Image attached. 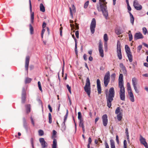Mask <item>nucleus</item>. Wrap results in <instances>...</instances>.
Masks as SVG:
<instances>
[{"label":"nucleus","instance_id":"f257e3e1","mask_svg":"<svg viewBox=\"0 0 148 148\" xmlns=\"http://www.w3.org/2000/svg\"><path fill=\"white\" fill-rule=\"evenodd\" d=\"M107 2L105 0H99V6L97 5V8L99 11H102L103 14L106 19H107L108 13L107 10L106 4Z\"/></svg>","mask_w":148,"mask_h":148},{"label":"nucleus","instance_id":"f03ea898","mask_svg":"<svg viewBox=\"0 0 148 148\" xmlns=\"http://www.w3.org/2000/svg\"><path fill=\"white\" fill-rule=\"evenodd\" d=\"M114 95L115 91L113 87H111L108 93H106L107 106L109 108H110L111 106V102L113 100Z\"/></svg>","mask_w":148,"mask_h":148},{"label":"nucleus","instance_id":"7ed1b4c3","mask_svg":"<svg viewBox=\"0 0 148 148\" xmlns=\"http://www.w3.org/2000/svg\"><path fill=\"white\" fill-rule=\"evenodd\" d=\"M84 89L88 96L90 97L91 93L90 83V79L88 77L86 78V85L84 87Z\"/></svg>","mask_w":148,"mask_h":148},{"label":"nucleus","instance_id":"20e7f679","mask_svg":"<svg viewBox=\"0 0 148 148\" xmlns=\"http://www.w3.org/2000/svg\"><path fill=\"white\" fill-rule=\"evenodd\" d=\"M126 52L127 55L129 60L130 62L132 61V56L131 52L130 51V49L128 45H125V46Z\"/></svg>","mask_w":148,"mask_h":148},{"label":"nucleus","instance_id":"39448f33","mask_svg":"<svg viewBox=\"0 0 148 148\" xmlns=\"http://www.w3.org/2000/svg\"><path fill=\"white\" fill-rule=\"evenodd\" d=\"M120 88L119 95L120 99L122 101H125V92L124 86L119 87Z\"/></svg>","mask_w":148,"mask_h":148},{"label":"nucleus","instance_id":"423d86ee","mask_svg":"<svg viewBox=\"0 0 148 148\" xmlns=\"http://www.w3.org/2000/svg\"><path fill=\"white\" fill-rule=\"evenodd\" d=\"M110 80V73L109 71H108L106 74L104 78V86L106 87Z\"/></svg>","mask_w":148,"mask_h":148},{"label":"nucleus","instance_id":"0eeeda50","mask_svg":"<svg viewBox=\"0 0 148 148\" xmlns=\"http://www.w3.org/2000/svg\"><path fill=\"white\" fill-rule=\"evenodd\" d=\"M96 27V21L95 18H92L90 28L91 33H94L95 31V29Z\"/></svg>","mask_w":148,"mask_h":148},{"label":"nucleus","instance_id":"6e6552de","mask_svg":"<svg viewBox=\"0 0 148 148\" xmlns=\"http://www.w3.org/2000/svg\"><path fill=\"white\" fill-rule=\"evenodd\" d=\"M99 54L102 58L104 56L103 50V45L102 42L100 41L99 45Z\"/></svg>","mask_w":148,"mask_h":148},{"label":"nucleus","instance_id":"1a4fd4ad","mask_svg":"<svg viewBox=\"0 0 148 148\" xmlns=\"http://www.w3.org/2000/svg\"><path fill=\"white\" fill-rule=\"evenodd\" d=\"M133 5L136 10H140L142 9V6L139 4L138 1L135 0L134 1Z\"/></svg>","mask_w":148,"mask_h":148},{"label":"nucleus","instance_id":"9d476101","mask_svg":"<svg viewBox=\"0 0 148 148\" xmlns=\"http://www.w3.org/2000/svg\"><path fill=\"white\" fill-rule=\"evenodd\" d=\"M140 141L141 144H142L146 148H148L147 143L145 139L141 135H140Z\"/></svg>","mask_w":148,"mask_h":148},{"label":"nucleus","instance_id":"9b49d317","mask_svg":"<svg viewBox=\"0 0 148 148\" xmlns=\"http://www.w3.org/2000/svg\"><path fill=\"white\" fill-rule=\"evenodd\" d=\"M119 86H124L123 75L122 74H120L119 79Z\"/></svg>","mask_w":148,"mask_h":148},{"label":"nucleus","instance_id":"f8f14e48","mask_svg":"<svg viewBox=\"0 0 148 148\" xmlns=\"http://www.w3.org/2000/svg\"><path fill=\"white\" fill-rule=\"evenodd\" d=\"M39 141L41 144L42 148H45L47 147V143L45 141L44 138H40L39 139Z\"/></svg>","mask_w":148,"mask_h":148},{"label":"nucleus","instance_id":"ddd939ff","mask_svg":"<svg viewBox=\"0 0 148 148\" xmlns=\"http://www.w3.org/2000/svg\"><path fill=\"white\" fill-rule=\"evenodd\" d=\"M103 123L104 126L106 127L107 126L108 123V116L106 114L103 115L102 116Z\"/></svg>","mask_w":148,"mask_h":148},{"label":"nucleus","instance_id":"4468645a","mask_svg":"<svg viewBox=\"0 0 148 148\" xmlns=\"http://www.w3.org/2000/svg\"><path fill=\"white\" fill-rule=\"evenodd\" d=\"M97 90L99 94L101 93V86L100 82L99 79H97Z\"/></svg>","mask_w":148,"mask_h":148},{"label":"nucleus","instance_id":"2eb2a0df","mask_svg":"<svg viewBox=\"0 0 148 148\" xmlns=\"http://www.w3.org/2000/svg\"><path fill=\"white\" fill-rule=\"evenodd\" d=\"M143 36L142 34L139 32L138 33H136L134 36V39L135 40H136L138 39L143 38Z\"/></svg>","mask_w":148,"mask_h":148},{"label":"nucleus","instance_id":"dca6fc26","mask_svg":"<svg viewBox=\"0 0 148 148\" xmlns=\"http://www.w3.org/2000/svg\"><path fill=\"white\" fill-rule=\"evenodd\" d=\"M29 8L30 11L31 13V22L32 23L33 22V21L34 18V12H32V7L31 3V0H29Z\"/></svg>","mask_w":148,"mask_h":148},{"label":"nucleus","instance_id":"f3484780","mask_svg":"<svg viewBox=\"0 0 148 148\" xmlns=\"http://www.w3.org/2000/svg\"><path fill=\"white\" fill-rule=\"evenodd\" d=\"M29 56H26L25 59V70L27 71L28 69V66L29 62Z\"/></svg>","mask_w":148,"mask_h":148},{"label":"nucleus","instance_id":"a211bd4d","mask_svg":"<svg viewBox=\"0 0 148 148\" xmlns=\"http://www.w3.org/2000/svg\"><path fill=\"white\" fill-rule=\"evenodd\" d=\"M128 94L130 100L132 102L134 101V98L132 92H129Z\"/></svg>","mask_w":148,"mask_h":148},{"label":"nucleus","instance_id":"6ab92c4d","mask_svg":"<svg viewBox=\"0 0 148 148\" xmlns=\"http://www.w3.org/2000/svg\"><path fill=\"white\" fill-rule=\"evenodd\" d=\"M72 10L71 8H69L70 9V13L71 16L72 17V18L73 17V12H75V7L74 5H72Z\"/></svg>","mask_w":148,"mask_h":148},{"label":"nucleus","instance_id":"aec40b11","mask_svg":"<svg viewBox=\"0 0 148 148\" xmlns=\"http://www.w3.org/2000/svg\"><path fill=\"white\" fill-rule=\"evenodd\" d=\"M128 13H129L130 15V22L132 25H133L134 19V18L130 12H128Z\"/></svg>","mask_w":148,"mask_h":148},{"label":"nucleus","instance_id":"412c9836","mask_svg":"<svg viewBox=\"0 0 148 148\" xmlns=\"http://www.w3.org/2000/svg\"><path fill=\"white\" fill-rule=\"evenodd\" d=\"M72 36L73 38L74 39L75 42V54L76 55H77V40L75 38V37L73 35Z\"/></svg>","mask_w":148,"mask_h":148},{"label":"nucleus","instance_id":"4be33fe9","mask_svg":"<svg viewBox=\"0 0 148 148\" xmlns=\"http://www.w3.org/2000/svg\"><path fill=\"white\" fill-rule=\"evenodd\" d=\"M122 110L121 109V108L118 107L116 109L115 111V113L116 114H119L120 113H122Z\"/></svg>","mask_w":148,"mask_h":148},{"label":"nucleus","instance_id":"5701e85b","mask_svg":"<svg viewBox=\"0 0 148 148\" xmlns=\"http://www.w3.org/2000/svg\"><path fill=\"white\" fill-rule=\"evenodd\" d=\"M117 56L119 59V60H121L122 59L121 50H117Z\"/></svg>","mask_w":148,"mask_h":148},{"label":"nucleus","instance_id":"b1692460","mask_svg":"<svg viewBox=\"0 0 148 148\" xmlns=\"http://www.w3.org/2000/svg\"><path fill=\"white\" fill-rule=\"evenodd\" d=\"M40 10L42 12H44L45 11V9L44 6L42 3H40Z\"/></svg>","mask_w":148,"mask_h":148},{"label":"nucleus","instance_id":"393cba45","mask_svg":"<svg viewBox=\"0 0 148 148\" xmlns=\"http://www.w3.org/2000/svg\"><path fill=\"white\" fill-rule=\"evenodd\" d=\"M66 113L64 116V122H63V125H65V122L66 121V120L68 114V110L67 109L66 110Z\"/></svg>","mask_w":148,"mask_h":148},{"label":"nucleus","instance_id":"a878e982","mask_svg":"<svg viewBox=\"0 0 148 148\" xmlns=\"http://www.w3.org/2000/svg\"><path fill=\"white\" fill-rule=\"evenodd\" d=\"M132 84L133 86H136L137 79L136 78L134 77L132 79Z\"/></svg>","mask_w":148,"mask_h":148},{"label":"nucleus","instance_id":"bb28decb","mask_svg":"<svg viewBox=\"0 0 148 148\" xmlns=\"http://www.w3.org/2000/svg\"><path fill=\"white\" fill-rule=\"evenodd\" d=\"M123 114L122 113H120L119 114H117V119L119 121H121L122 118Z\"/></svg>","mask_w":148,"mask_h":148},{"label":"nucleus","instance_id":"cd10ccee","mask_svg":"<svg viewBox=\"0 0 148 148\" xmlns=\"http://www.w3.org/2000/svg\"><path fill=\"white\" fill-rule=\"evenodd\" d=\"M111 148H115L114 142L113 140L111 139L110 140Z\"/></svg>","mask_w":148,"mask_h":148},{"label":"nucleus","instance_id":"c85d7f7f","mask_svg":"<svg viewBox=\"0 0 148 148\" xmlns=\"http://www.w3.org/2000/svg\"><path fill=\"white\" fill-rule=\"evenodd\" d=\"M127 89L128 92H132V88L130 86V83L129 82H127Z\"/></svg>","mask_w":148,"mask_h":148},{"label":"nucleus","instance_id":"c756f323","mask_svg":"<svg viewBox=\"0 0 148 148\" xmlns=\"http://www.w3.org/2000/svg\"><path fill=\"white\" fill-rule=\"evenodd\" d=\"M25 95H26L22 94L21 102L22 103H24L25 102L26 99Z\"/></svg>","mask_w":148,"mask_h":148},{"label":"nucleus","instance_id":"7c9ffc66","mask_svg":"<svg viewBox=\"0 0 148 148\" xmlns=\"http://www.w3.org/2000/svg\"><path fill=\"white\" fill-rule=\"evenodd\" d=\"M26 111L27 113H29L30 112V105H26Z\"/></svg>","mask_w":148,"mask_h":148},{"label":"nucleus","instance_id":"2f4dec72","mask_svg":"<svg viewBox=\"0 0 148 148\" xmlns=\"http://www.w3.org/2000/svg\"><path fill=\"white\" fill-rule=\"evenodd\" d=\"M121 50V44L120 41L118 40L117 42V50Z\"/></svg>","mask_w":148,"mask_h":148},{"label":"nucleus","instance_id":"473e14b6","mask_svg":"<svg viewBox=\"0 0 148 148\" xmlns=\"http://www.w3.org/2000/svg\"><path fill=\"white\" fill-rule=\"evenodd\" d=\"M57 145V141L56 140L54 139L53 140V144L52 145V148H56Z\"/></svg>","mask_w":148,"mask_h":148},{"label":"nucleus","instance_id":"72a5a7b5","mask_svg":"<svg viewBox=\"0 0 148 148\" xmlns=\"http://www.w3.org/2000/svg\"><path fill=\"white\" fill-rule=\"evenodd\" d=\"M23 126L25 129L26 130H27V123L26 122V120L25 118L23 119Z\"/></svg>","mask_w":148,"mask_h":148},{"label":"nucleus","instance_id":"f704fd0d","mask_svg":"<svg viewBox=\"0 0 148 148\" xmlns=\"http://www.w3.org/2000/svg\"><path fill=\"white\" fill-rule=\"evenodd\" d=\"M128 36L129 39V41H131L133 39L132 35L131 33V31H129L128 33Z\"/></svg>","mask_w":148,"mask_h":148},{"label":"nucleus","instance_id":"c9c22d12","mask_svg":"<svg viewBox=\"0 0 148 148\" xmlns=\"http://www.w3.org/2000/svg\"><path fill=\"white\" fill-rule=\"evenodd\" d=\"M103 39L105 42H107L108 40V37L107 34H105L103 36Z\"/></svg>","mask_w":148,"mask_h":148},{"label":"nucleus","instance_id":"e433bc0d","mask_svg":"<svg viewBox=\"0 0 148 148\" xmlns=\"http://www.w3.org/2000/svg\"><path fill=\"white\" fill-rule=\"evenodd\" d=\"M125 133L126 134V135L127 137V140H128L129 141V133L128 132V129L127 128H126L125 130Z\"/></svg>","mask_w":148,"mask_h":148},{"label":"nucleus","instance_id":"4c0bfd02","mask_svg":"<svg viewBox=\"0 0 148 148\" xmlns=\"http://www.w3.org/2000/svg\"><path fill=\"white\" fill-rule=\"evenodd\" d=\"M49 116V123L50 124L52 123V118H51V113H49L48 114Z\"/></svg>","mask_w":148,"mask_h":148},{"label":"nucleus","instance_id":"58836bf2","mask_svg":"<svg viewBox=\"0 0 148 148\" xmlns=\"http://www.w3.org/2000/svg\"><path fill=\"white\" fill-rule=\"evenodd\" d=\"M32 80V79L30 78H26L25 80V82L26 83H29L31 82Z\"/></svg>","mask_w":148,"mask_h":148},{"label":"nucleus","instance_id":"ea45409f","mask_svg":"<svg viewBox=\"0 0 148 148\" xmlns=\"http://www.w3.org/2000/svg\"><path fill=\"white\" fill-rule=\"evenodd\" d=\"M121 72L123 73L124 74H126L127 73L126 70L125 69V67L121 68Z\"/></svg>","mask_w":148,"mask_h":148},{"label":"nucleus","instance_id":"a19ab883","mask_svg":"<svg viewBox=\"0 0 148 148\" xmlns=\"http://www.w3.org/2000/svg\"><path fill=\"white\" fill-rule=\"evenodd\" d=\"M78 119L79 121L83 120L82 119V116H81V113L80 112H79L78 113Z\"/></svg>","mask_w":148,"mask_h":148},{"label":"nucleus","instance_id":"79ce46f5","mask_svg":"<svg viewBox=\"0 0 148 148\" xmlns=\"http://www.w3.org/2000/svg\"><path fill=\"white\" fill-rule=\"evenodd\" d=\"M38 86L39 88V89L42 92V87L41 86V83L40 82V81H38Z\"/></svg>","mask_w":148,"mask_h":148},{"label":"nucleus","instance_id":"37998d69","mask_svg":"<svg viewBox=\"0 0 148 148\" xmlns=\"http://www.w3.org/2000/svg\"><path fill=\"white\" fill-rule=\"evenodd\" d=\"M143 32L144 35H146L147 33V29L145 27H143Z\"/></svg>","mask_w":148,"mask_h":148},{"label":"nucleus","instance_id":"c03bdc74","mask_svg":"<svg viewBox=\"0 0 148 148\" xmlns=\"http://www.w3.org/2000/svg\"><path fill=\"white\" fill-rule=\"evenodd\" d=\"M38 134L40 136H42L44 134V132L42 130H40L38 131Z\"/></svg>","mask_w":148,"mask_h":148},{"label":"nucleus","instance_id":"a18cd8bd","mask_svg":"<svg viewBox=\"0 0 148 148\" xmlns=\"http://www.w3.org/2000/svg\"><path fill=\"white\" fill-rule=\"evenodd\" d=\"M79 126L82 128L83 127H84L83 122V120L79 121Z\"/></svg>","mask_w":148,"mask_h":148},{"label":"nucleus","instance_id":"49530a36","mask_svg":"<svg viewBox=\"0 0 148 148\" xmlns=\"http://www.w3.org/2000/svg\"><path fill=\"white\" fill-rule=\"evenodd\" d=\"M88 4H89V1H87L85 3H84V8H86L88 5Z\"/></svg>","mask_w":148,"mask_h":148},{"label":"nucleus","instance_id":"de8ad7c7","mask_svg":"<svg viewBox=\"0 0 148 148\" xmlns=\"http://www.w3.org/2000/svg\"><path fill=\"white\" fill-rule=\"evenodd\" d=\"M56 133H57V132L55 130H53V135L52 136V138H55V136H56Z\"/></svg>","mask_w":148,"mask_h":148},{"label":"nucleus","instance_id":"09e8293b","mask_svg":"<svg viewBox=\"0 0 148 148\" xmlns=\"http://www.w3.org/2000/svg\"><path fill=\"white\" fill-rule=\"evenodd\" d=\"M127 141L125 140H124L123 142V148H127Z\"/></svg>","mask_w":148,"mask_h":148},{"label":"nucleus","instance_id":"8fccbe9b","mask_svg":"<svg viewBox=\"0 0 148 148\" xmlns=\"http://www.w3.org/2000/svg\"><path fill=\"white\" fill-rule=\"evenodd\" d=\"M127 4V9L128 10V12H130V11L131 10V7H130V5H129V3H126Z\"/></svg>","mask_w":148,"mask_h":148},{"label":"nucleus","instance_id":"3c124183","mask_svg":"<svg viewBox=\"0 0 148 148\" xmlns=\"http://www.w3.org/2000/svg\"><path fill=\"white\" fill-rule=\"evenodd\" d=\"M66 87L69 92L71 94V87L69 86L68 84H67L66 85Z\"/></svg>","mask_w":148,"mask_h":148},{"label":"nucleus","instance_id":"603ef678","mask_svg":"<svg viewBox=\"0 0 148 148\" xmlns=\"http://www.w3.org/2000/svg\"><path fill=\"white\" fill-rule=\"evenodd\" d=\"M142 45H139L138 47V51L139 52L142 49Z\"/></svg>","mask_w":148,"mask_h":148},{"label":"nucleus","instance_id":"864d4df0","mask_svg":"<svg viewBox=\"0 0 148 148\" xmlns=\"http://www.w3.org/2000/svg\"><path fill=\"white\" fill-rule=\"evenodd\" d=\"M30 32L31 34H32V32L33 31V27L32 26L31 24L30 25Z\"/></svg>","mask_w":148,"mask_h":148},{"label":"nucleus","instance_id":"5fc2aeb1","mask_svg":"<svg viewBox=\"0 0 148 148\" xmlns=\"http://www.w3.org/2000/svg\"><path fill=\"white\" fill-rule=\"evenodd\" d=\"M133 87L135 90V92L137 93H138L139 91V90L137 89L136 86Z\"/></svg>","mask_w":148,"mask_h":148},{"label":"nucleus","instance_id":"6e6d98bb","mask_svg":"<svg viewBox=\"0 0 148 148\" xmlns=\"http://www.w3.org/2000/svg\"><path fill=\"white\" fill-rule=\"evenodd\" d=\"M75 36H76L77 38H78L79 37V32L78 31H76L75 33Z\"/></svg>","mask_w":148,"mask_h":148},{"label":"nucleus","instance_id":"4d7b16f0","mask_svg":"<svg viewBox=\"0 0 148 148\" xmlns=\"http://www.w3.org/2000/svg\"><path fill=\"white\" fill-rule=\"evenodd\" d=\"M22 94L26 95L25 89L24 88H23Z\"/></svg>","mask_w":148,"mask_h":148},{"label":"nucleus","instance_id":"13d9d810","mask_svg":"<svg viewBox=\"0 0 148 148\" xmlns=\"http://www.w3.org/2000/svg\"><path fill=\"white\" fill-rule=\"evenodd\" d=\"M30 119H31V123H32V124L33 125H34V122L33 119V118H32V117H30Z\"/></svg>","mask_w":148,"mask_h":148},{"label":"nucleus","instance_id":"bf43d9fd","mask_svg":"<svg viewBox=\"0 0 148 148\" xmlns=\"http://www.w3.org/2000/svg\"><path fill=\"white\" fill-rule=\"evenodd\" d=\"M105 145L106 148H109L108 144L107 142L106 141H105Z\"/></svg>","mask_w":148,"mask_h":148},{"label":"nucleus","instance_id":"052dcab7","mask_svg":"<svg viewBox=\"0 0 148 148\" xmlns=\"http://www.w3.org/2000/svg\"><path fill=\"white\" fill-rule=\"evenodd\" d=\"M116 140L118 144L119 143V137L118 135L116 136Z\"/></svg>","mask_w":148,"mask_h":148},{"label":"nucleus","instance_id":"680f3d73","mask_svg":"<svg viewBox=\"0 0 148 148\" xmlns=\"http://www.w3.org/2000/svg\"><path fill=\"white\" fill-rule=\"evenodd\" d=\"M83 58H84V59L86 61L87 60V55L86 54H84V55Z\"/></svg>","mask_w":148,"mask_h":148},{"label":"nucleus","instance_id":"e2e57ef3","mask_svg":"<svg viewBox=\"0 0 148 148\" xmlns=\"http://www.w3.org/2000/svg\"><path fill=\"white\" fill-rule=\"evenodd\" d=\"M48 108L51 112L52 111V109L50 105H48Z\"/></svg>","mask_w":148,"mask_h":148},{"label":"nucleus","instance_id":"0e129e2a","mask_svg":"<svg viewBox=\"0 0 148 148\" xmlns=\"http://www.w3.org/2000/svg\"><path fill=\"white\" fill-rule=\"evenodd\" d=\"M31 143L32 144V146L33 148H34L33 143V139L32 138H31Z\"/></svg>","mask_w":148,"mask_h":148},{"label":"nucleus","instance_id":"69168bd1","mask_svg":"<svg viewBox=\"0 0 148 148\" xmlns=\"http://www.w3.org/2000/svg\"><path fill=\"white\" fill-rule=\"evenodd\" d=\"M46 23L45 22H44L42 24V28H44L46 27Z\"/></svg>","mask_w":148,"mask_h":148},{"label":"nucleus","instance_id":"338daca9","mask_svg":"<svg viewBox=\"0 0 148 148\" xmlns=\"http://www.w3.org/2000/svg\"><path fill=\"white\" fill-rule=\"evenodd\" d=\"M119 66H120V67L121 68L125 67V66H124L123 64L122 63H120Z\"/></svg>","mask_w":148,"mask_h":148},{"label":"nucleus","instance_id":"774afa93","mask_svg":"<svg viewBox=\"0 0 148 148\" xmlns=\"http://www.w3.org/2000/svg\"><path fill=\"white\" fill-rule=\"evenodd\" d=\"M92 142V139L90 137H89L88 138V143L90 144Z\"/></svg>","mask_w":148,"mask_h":148}]
</instances>
